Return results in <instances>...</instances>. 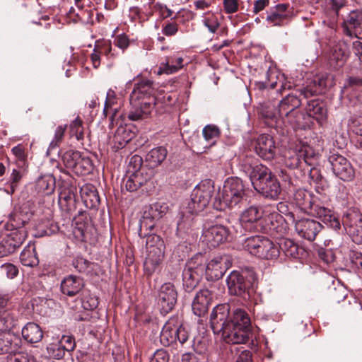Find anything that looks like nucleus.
Instances as JSON below:
<instances>
[{
  "label": "nucleus",
  "mask_w": 362,
  "mask_h": 362,
  "mask_svg": "<svg viewBox=\"0 0 362 362\" xmlns=\"http://www.w3.org/2000/svg\"><path fill=\"white\" fill-rule=\"evenodd\" d=\"M272 77H276V73L269 70L267 72V82L256 81L254 84L255 90L262 91V94L268 97V100L259 104L258 107V113L262 119L268 123L269 126H273L276 122L278 115V106L273 103L278 100L282 92L286 89H290L291 86L287 83H281L280 88L275 90L277 86L276 82H271Z\"/></svg>",
  "instance_id": "f257e3e1"
},
{
  "label": "nucleus",
  "mask_w": 362,
  "mask_h": 362,
  "mask_svg": "<svg viewBox=\"0 0 362 362\" xmlns=\"http://www.w3.org/2000/svg\"><path fill=\"white\" fill-rule=\"evenodd\" d=\"M293 203L301 211L319 218L327 227L336 231L341 230L339 218L329 209L313 204V194L305 189H297L293 196Z\"/></svg>",
  "instance_id": "f03ea898"
},
{
  "label": "nucleus",
  "mask_w": 362,
  "mask_h": 362,
  "mask_svg": "<svg viewBox=\"0 0 362 362\" xmlns=\"http://www.w3.org/2000/svg\"><path fill=\"white\" fill-rule=\"evenodd\" d=\"M224 335L228 344H246L252 340L251 321L245 310L238 308L233 312Z\"/></svg>",
  "instance_id": "7ed1b4c3"
},
{
  "label": "nucleus",
  "mask_w": 362,
  "mask_h": 362,
  "mask_svg": "<svg viewBox=\"0 0 362 362\" xmlns=\"http://www.w3.org/2000/svg\"><path fill=\"white\" fill-rule=\"evenodd\" d=\"M249 177L255 189L264 197L276 199L279 195L280 184L266 165L257 164L251 167Z\"/></svg>",
  "instance_id": "20e7f679"
},
{
  "label": "nucleus",
  "mask_w": 362,
  "mask_h": 362,
  "mask_svg": "<svg viewBox=\"0 0 362 362\" xmlns=\"http://www.w3.org/2000/svg\"><path fill=\"white\" fill-rule=\"evenodd\" d=\"M245 196L243 180L238 177H228L225 181L221 194L219 197L218 206L215 207L220 211L226 208H233L241 204Z\"/></svg>",
  "instance_id": "39448f33"
},
{
  "label": "nucleus",
  "mask_w": 362,
  "mask_h": 362,
  "mask_svg": "<svg viewBox=\"0 0 362 362\" xmlns=\"http://www.w3.org/2000/svg\"><path fill=\"white\" fill-rule=\"evenodd\" d=\"M214 193V183L205 180L199 183L191 194V200L188 204L187 212L191 215L203 211L209 204Z\"/></svg>",
  "instance_id": "423d86ee"
},
{
  "label": "nucleus",
  "mask_w": 362,
  "mask_h": 362,
  "mask_svg": "<svg viewBox=\"0 0 362 362\" xmlns=\"http://www.w3.org/2000/svg\"><path fill=\"white\" fill-rule=\"evenodd\" d=\"M301 105V100L296 95L287 94L278 103V115L284 121L300 126L303 114L296 110Z\"/></svg>",
  "instance_id": "0eeeda50"
},
{
  "label": "nucleus",
  "mask_w": 362,
  "mask_h": 362,
  "mask_svg": "<svg viewBox=\"0 0 362 362\" xmlns=\"http://www.w3.org/2000/svg\"><path fill=\"white\" fill-rule=\"evenodd\" d=\"M73 178L68 176L61 179L59 185V205L66 214L74 212L76 209V187L73 185Z\"/></svg>",
  "instance_id": "6e6552de"
},
{
  "label": "nucleus",
  "mask_w": 362,
  "mask_h": 362,
  "mask_svg": "<svg viewBox=\"0 0 362 362\" xmlns=\"http://www.w3.org/2000/svg\"><path fill=\"white\" fill-rule=\"evenodd\" d=\"M343 230L352 241L362 244V214L356 210H349L342 217Z\"/></svg>",
  "instance_id": "1a4fd4ad"
},
{
  "label": "nucleus",
  "mask_w": 362,
  "mask_h": 362,
  "mask_svg": "<svg viewBox=\"0 0 362 362\" xmlns=\"http://www.w3.org/2000/svg\"><path fill=\"white\" fill-rule=\"evenodd\" d=\"M226 284L230 295L238 296L243 298H249L252 292V286L250 280L238 271H233L226 278Z\"/></svg>",
  "instance_id": "9d476101"
},
{
  "label": "nucleus",
  "mask_w": 362,
  "mask_h": 362,
  "mask_svg": "<svg viewBox=\"0 0 362 362\" xmlns=\"http://www.w3.org/2000/svg\"><path fill=\"white\" fill-rule=\"evenodd\" d=\"M177 291L173 283L166 282L160 286L156 300L161 313L167 314L173 310L177 303Z\"/></svg>",
  "instance_id": "9b49d317"
},
{
  "label": "nucleus",
  "mask_w": 362,
  "mask_h": 362,
  "mask_svg": "<svg viewBox=\"0 0 362 362\" xmlns=\"http://www.w3.org/2000/svg\"><path fill=\"white\" fill-rule=\"evenodd\" d=\"M341 93L347 98L351 105H356L362 96V75L348 74L345 78Z\"/></svg>",
  "instance_id": "f8f14e48"
},
{
  "label": "nucleus",
  "mask_w": 362,
  "mask_h": 362,
  "mask_svg": "<svg viewBox=\"0 0 362 362\" xmlns=\"http://www.w3.org/2000/svg\"><path fill=\"white\" fill-rule=\"evenodd\" d=\"M263 213L260 209L252 206L243 211L240 217L241 227L247 232H259L263 228Z\"/></svg>",
  "instance_id": "ddd939ff"
},
{
  "label": "nucleus",
  "mask_w": 362,
  "mask_h": 362,
  "mask_svg": "<svg viewBox=\"0 0 362 362\" xmlns=\"http://www.w3.org/2000/svg\"><path fill=\"white\" fill-rule=\"evenodd\" d=\"M229 305L220 304L216 305L210 315V325L214 334H221L226 341L225 329L229 322Z\"/></svg>",
  "instance_id": "4468645a"
},
{
  "label": "nucleus",
  "mask_w": 362,
  "mask_h": 362,
  "mask_svg": "<svg viewBox=\"0 0 362 362\" xmlns=\"http://www.w3.org/2000/svg\"><path fill=\"white\" fill-rule=\"evenodd\" d=\"M334 84L333 76L322 74L308 82L306 86L300 89L299 91L305 98H308L325 93L327 88L332 87Z\"/></svg>",
  "instance_id": "2eb2a0df"
},
{
  "label": "nucleus",
  "mask_w": 362,
  "mask_h": 362,
  "mask_svg": "<svg viewBox=\"0 0 362 362\" xmlns=\"http://www.w3.org/2000/svg\"><path fill=\"white\" fill-rule=\"evenodd\" d=\"M341 28L346 36L362 40V11H351L344 18Z\"/></svg>",
  "instance_id": "dca6fc26"
},
{
  "label": "nucleus",
  "mask_w": 362,
  "mask_h": 362,
  "mask_svg": "<svg viewBox=\"0 0 362 362\" xmlns=\"http://www.w3.org/2000/svg\"><path fill=\"white\" fill-rule=\"evenodd\" d=\"M329 161L331 163L333 173L339 179L344 181H351L354 178V170L351 163L345 157L339 154H333L330 156Z\"/></svg>",
  "instance_id": "f3484780"
},
{
  "label": "nucleus",
  "mask_w": 362,
  "mask_h": 362,
  "mask_svg": "<svg viewBox=\"0 0 362 362\" xmlns=\"http://www.w3.org/2000/svg\"><path fill=\"white\" fill-rule=\"evenodd\" d=\"M73 233L76 239L81 242L94 243L96 240V230L89 219L79 216L76 218Z\"/></svg>",
  "instance_id": "a211bd4d"
},
{
  "label": "nucleus",
  "mask_w": 362,
  "mask_h": 362,
  "mask_svg": "<svg viewBox=\"0 0 362 362\" xmlns=\"http://www.w3.org/2000/svg\"><path fill=\"white\" fill-rule=\"evenodd\" d=\"M295 223V228L298 234L302 238L313 241L317 233L322 230V224L313 219L301 218L296 221L293 213H288Z\"/></svg>",
  "instance_id": "6ab92c4d"
},
{
  "label": "nucleus",
  "mask_w": 362,
  "mask_h": 362,
  "mask_svg": "<svg viewBox=\"0 0 362 362\" xmlns=\"http://www.w3.org/2000/svg\"><path fill=\"white\" fill-rule=\"evenodd\" d=\"M229 235V230L223 225H214L205 229L202 235V242L209 248H214L224 243Z\"/></svg>",
  "instance_id": "aec40b11"
},
{
  "label": "nucleus",
  "mask_w": 362,
  "mask_h": 362,
  "mask_svg": "<svg viewBox=\"0 0 362 362\" xmlns=\"http://www.w3.org/2000/svg\"><path fill=\"white\" fill-rule=\"evenodd\" d=\"M26 238L25 230H16L4 236L0 241V257L12 254Z\"/></svg>",
  "instance_id": "412c9836"
},
{
  "label": "nucleus",
  "mask_w": 362,
  "mask_h": 362,
  "mask_svg": "<svg viewBox=\"0 0 362 362\" xmlns=\"http://www.w3.org/2000/svg\"><path fill=\"white\" fill-rule=\"evenodd\" d=\"M256 153L264 160H272L276 156V146L274 138L267 134H260L255 141Z\"/></svg>",
  "instance_id": "4be33fe9"
},
{
  "label": "nucleus",
  "mask_w": 362,
  "mask_h": 362,
  "mask_svg": "<svg viewBox=\"0 0 362 362\" xmlns=\"http://www.w3.org/2000/svg\"><path fill=\"white\" fill-rule=\"evenodd\" d=\"M153 176V170H141L136 173L126 174L123 178L124 187L127 191L133 192L145 185Z\"/></svg>",
  "instance_id": "5701e85b"
},
{
  "label": "nucleus",
  "mask_w": 362,
  "mask_h": 362,
  "mask_svg": "<svg viewBox=\"0 0 362 362\" xmlns=\"http://www.w3.org/2000/svg\"><path fill=\"white\" fill-rule=\"evenodd\" d=\"M227 260L226 257H216L211 259L204 271L207 280L214 281L220 279L228 269Z\"/></svg>",
  "instance_id": "b1692460"
},
{
  "label": "nucleus",
  "mask_w": 362,
  "mask_h": 362,
  "mask_svg": "<svg viewBox=\"0 0 362 362\" xmlns=\"http://www.w3.org/2000/svg\"><path fill=\"white\" fill-rule=\"evenodd\" d=\"M349 56V52L346 45L339 42L335 45L330 51L329 64L335 70H337L346 64Z\"/></svg>",
  "instance_id": "393cba45"
},
{
  "label": "nucleus",
  "mask_w": 362,
  "mask_h": 362,
  "mask_svg": "<svg viewBox=\"0 0 362 362\" xmlns=\"http://www.w3.org/2000/svg\"><path fill=\"white\" fill-rule=\"evenodd\" d=\"M168 210L167 204L156 202L150 204L144 212V222L146 221L149 228L154 227V222L160 220Z\"/></svg>",
  "instance_id": "a878e982"
},
{
  "label": "nucleus",
  "mask_w": 362,
  "mask_h": 362,
  "mask_svg": "<svg viewBox=\"0 0 362 362\" xmlns=\"http://www.w3.org/2000/svg\"><path fill=\"white\" fill-rule=\"evenodd\" d=\"M211 300L212 294L209 289H202L197 292L192 304L194 314L199 317L204 316L207 313Z\"/></svg>",
  "instance_id": "bb28decb"
},
{
  "label": "nucleus",
  "mask_w": 362,
  "mask_h": 362,
  "mask_svg": "<svg viewBox=\"0 0 362 362\" xmlns=\"http://www.w3.org/2000/svg\"><path fill=\"white\" fill-rule=\"evenodd\" d=\"M153 84V81L148 79H142L137 83L130 94V103L136 105L140 100H144L151 95L154 92Z\"/></svg>",
  "instance_id": "cd10ccee"
},
{
  "label": "nucleus",
  "mask_w": 362,
  "mask_h": 362,
  "mask_svg": "<svg viewBox=\"0 0 362 362\" xmlns=\"http://www.w3.org/2000/svg\"><path fill=\"white\" fill-rule=\"evenodd\" d=\"M83 286V279L75 275H69L61 282V291L67 296L73 297L82 290Z\"/></svg>",
  "instance_id": "c85d7f7f"
},
{
  "label": "nucleus",
  "mask_w": 362,
  "mask_h": 362,
  "mask_svg": "<svg viewBox=\"0 0 362 362\" xmlns=\"http://www.w3.org/2000/svg\"><path fill=\"white\" fill-rule=\"evenodd\" d=\"M81 197L88 209H94L99 206L100 199L95 187L92 184H85L80 189Z\"/></svg>",
  "instance_id": "c756f323"
},
{
  "label": "nucleus",
  "mask_w": 362,
  "mask_h": 362,
  "mask_svg": "<svg viewBox=\"0 0 362 362\" xmlns=\"http://www.w3.org/2000/svg\"><path fill=\"white\" fill-rule=\"evenodd\" d=\"M267 238L262 235H252L242 240L243 249L247 251L252 255L259 257L260 252H262V247Z\"/></svg>",
  "instance_id": "7c9ffc66"
},
{
  "label": "nucleus",
  "mask_w": 362,
  "mask_h": 362,
  "mask_svg": "<svg viewBox=\"0 0 362 362\" xmlns=\"http://www.w3.org/2000/svg\"><path fill=\"white\" fill-rule=\"evenodd\" d=\"M168 155L167 149L163 146H158L150 150L145 156L146 165L152 170L158 167L165 160Z\"/></svg>",
  "instance_id": "2f4dec72"
},
{
  "label": "nucleus",
  "mask_w": 362,
  "mask_h": 362,
  "mask_svg": "<svg viewBox=\"0 0 362 362\" xmlns=\"http://www.w3.org/2000/svg\"><path fill=\"white\" fill-rule=\"evenodd\" d=\"M165 248L147 250L144 268L150 274L154 272L163 259Z\"/></svg>",
  "instance_id": "473e14b6"
},
{
  "label": "nucleus",
  "mask_w": 362,
  "mask_h": 362,
  "mask_svg": "<svg viewBox=\"0 0 362 362\" xmlns=\"http://www.w3.org/2000/svg\"><path fill=\"white\" fill-rule=\"evenodd\" d=\"M22 337L27 342L30 344L40 341L43 337L41 327L35 322H28L22 329Z\"/></svg>",
  "instance_id": "72a5a7b5"
},
{
  "label": "nucleus",
  "mask_w": 362,
  "mask_h": 362,
  "mask_svg": "<svg viewBox=\"0 0 362 362\" xmlns=\"http://www.w3.org/2000/svg\"><path fill=\"white\" fill-rule=\"evenodd\" d=\"M306 112L309 117H313L317 122H321L327 117V109L323 102L319 100H311L308 102Z\"/></svg>",
  "instance_id": "f704fd0d"
},
{
  "label": "nucleus",
  "mask_w": 362,
  "mask_h": 362,
  "mask_svg": "<svg viewBox=\"0 0 362 362\" xmlns=\"http://www.w3.org/2000/svg\"><path fill=\"white\" fill-rule=\"evenodd\" d=\"M132 105L134 107L129 112L128 115L129 119L132 121L146 118L151 114L153 108V103L151 101L150 98H148V101H141L139 104V102H137L136 105L134 104Z\"/></svg>",
  "instance_id": "c9c22d12"
},
{
  "label": "nucleus",
  "mask_w": 362,
  "mask_h": 362,
  "mask_svg": "<svg viewBox=\"0 0 362 362\" xmlns=\"http://www.w3.org/2000/svg\"><path fill=\"white\" fill-rule=\"evenodd\" d=\"M56 187L55 177L50 174L40 176L35 182V189L45 195L52 194Z\"/></svg>",
  "instance_id": "e433bc0d"
},
{
  "label": "nucleus",
  "mask_w": 362,
  "mask_h": 362,
  "mask_svg": "<svg viewBox=\"0 0 362 362\" xmlns=\"http://www.w3.org/2000/svg\"><path fill=\"white\" fill-rule=\"evenodd\" d=\"M288 6V4H277L274 9L267 15L266 20L272 25H281L288 16L286 13Z\"/></svg>",
  "instance_id": "4c0bfd02"
},
{
  "label": "nucleus",
  "mask_w": 362,
  "mask_h": 362,
  "mask_svg": "<svg viewBox=\"0 0 362 362\" xmlns=\"http://www.w3.org/2000/svg\"><path fill=\"white\" fill-rule=\"evenodd\" d=\"M222 18L221 13L209 11L202 16V22L210 33H215L221 25Z\"/></svg>",
  "instance_id": "58836bf2"
},
{
  "label": "nucleus",
  "mask_w": 362,
  "mask_h": 362,
  "mask_svg": "<svg viewBox=\"0 0 362 362\" xmlns=\"http://www.w3.org/2000/svg\"><path fill=\"white\" fill-rule=\"evenodd\" d=\"M31 214L21 208L15 209L10 216V222L16 230H24L23 227L28 223Z\"/></svg>",
  "instance_id": "ea45409f"
},
{
  "label": "nucleus",
  "mask_w": 362,
  "mask_h": 362,
  "mask_svg": "<svg viewBox=\"0 0 362 362\" xmlns=\"http://www.w3.org/2000/svg\"><path fill=\"white\" fill-rule=\"evenodd\" d=\"M177 325H174L173 320H170L163 326L160 335V342L164 346H169L176 342Z\"/></svg>",
  "instance_id": "a19ab883"
},
{
  "label": "nucleus",
  "mask_w": 362,
  "mask_h": 362,
  "mask_svg": "<svg viewBox=\"0 0 362 362\" xmlns=\"http://www.w3.org/2000/svg\"><path fill=\"white\" fill-rule=\"evenodd\" d=\"M202 274L196 272H190L189 269H184L182 272L183 287L185 291L192 292L198 285Z\"/></svg>",
  "instance_id": "79ce46f5"
},
{
  "label": "nucleus",
  "mask_w": 362,
  "mask_h": 362,
  "mask_svg": "<svg viewBox=\"0 0 362 362\" xmlns=\"http://www.w3.org/2000/svg\"><path fill=\"white\" fill-rule=\"evenodd\" d=\"M20 259L22 264L26 267H33L39 264V259L35 247H26L20 255Z\"/></svg>",
  "instance_id": "37998d69"
},
{
  "label": "nucleus",
  "mask_w": 362,
  "mask_h": 362,
  "mask_svg": "<svg viewBox=\"0 0 362 362\" xmlns=\"http://www.w3.org/2000/svg\"><path fill=\"white\" fill-rule=\"evenodd\" d=\"M132 138V132L129 129L122 126L119 127L113 136L114 147L117 149L124 147Z\"/></svg>",
  "instance_id": "c03bdc74"
},
{
  "label": "nucleus",
  "mask_w": 362,
  "mask_h": 362,
  "mask_svg": "<svg viewBox=\"0 0 362 362\" xmlns=\"http://www.w3.org/2000/svg\"><path fill=\"white\" fill-rule=\"evenodd\" d=\"M206 268V259L201 253L196 254L186 264L184 269H189L190 272H196L203 275Z\"/></svg>",
  "instance_id": "a18cd8bd"
},
{
  "label": "nucleus",
  "mask_w": 362,
  "mask_h": 362,
  "mask_svg": "<svg viewBox=\"0 0 362 362\" xmlns=\"http://www.w3.org/2000/svg\"><path fill=\"white\" fill-rule=\"evenodd\" d=\"M93 170L92 160L88 157L80 156L73 171L78 175H86Z\"/></svg>",
  "instance_id": "49530a36"
},
{
  "label": "nucleus",
  "mask_w": 362,
  "mask_h": 362,
  "mask_svg": "<svg viewBox=\"0 0 362 362\" xmlns=\"http://www.w3.org/2000/svg\"><path fill=\"white\" fill-rule=\"evenodd\" d=\"M279 249L278 245H275L269 238L267 239L264 245L262 247V252L259 258L265 259H276L279 255Z\"/></svg>",
  "instance_id": "de8ad7c7"
},
{
  "label": "nucleus",
  "mask_w": 362,
  "mask_h": 362,
  "mask_svg": "<svg viewBox=\"0 0 362 362\" xmlns=\"http://www.w3.org/2000/svg\"><path fill=\"white\" fill-rule=\"evenodd\" d=\"M16 320L8 310H0V331L11 330L16 327Z\"/></svg>",
  "instance_id": "09e8293b"
},
{
  "label": "nucleus",
  "mask_w": 362,
  "mask_h": 362,
  "mask_svg": "<svg viewBox=\"0 0 362 362\" xmlns=\"http://www.w3.org/2000/svg\"><path fill=\"white\" fill-rule=\"evenodd\" d=\"M278 247L287 257L296 258L298 255L299 247L291 239L281 240Z\"/></svg>",
  "instance_id": "8fccbe9b"
},
{
  "label": "nucleus",
  "mask_w": 362,
  "mask_h": 362,
  "mask_svg": "<svg viewBox=\"0 0 362 362\" xmlns=\"http://www.w3.org/2000/svg\"><path fill=\"white\" fill-rule=\"evenodd\" d=\"M203 136L205 140L210 142L211 144H214L216 140L220 136V129L214 124H208L205 126L202 131Z\"/></svg>",
  "instance_id": "3c124183"
},
{
  "label": "nucleus",
  "mask_w": 362,
  "mask_h": 362,
  "mask_svg": "<svg viewBox=\"0 0 362 362\" xmlns=\"http://www.w3.org/2000/svg\"><path fill=\"white\" fill-rule=\"evenodd\" d=\"M71 136H75L78 141L84 138L83 122L79 117H77L69 125Z\"/></svg>",
  "instance_id": "603ef678"
},
{
  "label": "nucleus",
  "mask_w": 362,
  "mask_h": 362,
  "mask_svg": "<svg viewBox=\"0 0 362 362\" xmlns=\"http://www.w3.org/2000/svg\"><path fill=\"white\" fill-rule=\"evenodd\" d=\"M141 170H149L148 168L143 166V159L139 155L132 156L127 165V170L126 174L136 173Z\"/></svg>",
  "instance_id": "864d4df0"
},
{
  "label": "nucleus",
  "mask_w": 362,
  "mask_h": 362,
  "mask_svg": "<svg viewBox=\"0 0 362 362\" xmlns=\"http://www.w3.org/2000/svg\"><path fill=\"white\" fill-rule=\"evenodd\" d=\"M80 156L81 153L78 151L69 150L63 154L62 160L67 168H70L73 170Z\"/></svg>",
  "instance_id": "5fc2aeb1"
},
{
  "label": "nucleus",
  "mask_w": 362,
  "mask_h": 362,
  "mask_svg": "<svg viewBox=\"0 0 362 362\" xmlns=\"http://www.w3.org/2000/svg\"><path fill=\"white\" fill-rule=\"evenodd\" d=\"M94 48L95 52H98L101 57H106L107 59H112L116 57V54L112 50V47L110 42L98 43L95 45Z\"/></svg>",
  "instance_id": "6e6d98bb"
},
{
  "label": "nucleus",
  "mask_w": 362,
  "mask_h": 362,
  "mask_svg": "<svg viewBox=\"0 0 362 362\" xmlns=\"http://www.w3.org/2000/svg\"><path fill=\"white\" fill-rule=\"evenodd\" d=\"M302 161L309 166L314 165L317 155L310 146H303L299 151Z\"/></svg>",
  "instance_id": "4d7b16f0"
},
{
  "label": "nucleus",
  "mask_w": 362,
  "mask_h": 362,
  "mask_svg": "<svg viewBox=\"0 0 362 362\" xmlns=\"http://www.w3.org/2000/svg\"><path fill=\"white\" fill-rule=\"evenodd\" d=\"M183 59L182 57L167 58L164 64V72L172 74L177 71L182 66Z\"/></svg>",
  "instance_id": "13d9d810"
},
{
  "label": "nucleus",
  "mask_w": 362,
  "mask_h": 362,
  "mask_svg": "<svg viewBox=\"0 0 362 362\" xmlns=\"http://www.w3.org/2000/svg\"><path fill=\"white\" fill-rule=\"evenodd\" d=\"M289 156H286L285 165L291 168L295 169L300 167L303 163L298 151H289Z\"/></svg>",
  "instance_id": "bf43d9fd"
},
{
  "label": "nucleus",
  "mask_w": 362,
  "mask_h": 362,
  "mask_svg": "<svg viewBox=\"0 0 362 362\" xmlns=\"http://www.w3.org/2000/svg\"><path fill=\"white\" fill-rule=\"evenodd\" d=\"M12 349V336L8 333H0V354H5Z\"/></svg>",
  "instance_id": "052dcab7"
},
{
  "label": "nucleus",
  "mask_w": 362,
  "mask_h": 362,
  "mask_svg": "<svg viewBox=\"0 0 362 362\" xmlns=\"http://www.w3.org/2000/svg\"><path fill=\"white\" fill-rule=\"evenodd\" d=\"M146 245L147 250L165 248L163 240L159 235L156 234L147 235Z\"/></svg>",
  "instance_id": "680f3d73"
},
{
  "label": "nucleus",
  "mask_w": 362,
  "mask_h": 362,
  "mask_svg": "<svg viewBox=\"0 0 362 362\" xmlns=\"http://www.w3.org/2000/svg\"><path fill=\"white\" fill-rule=\"evenodd\" d=\"M23 175V172L19 170L13 169L12 170L8 182V185L10 187V191L8 192V193L13 194L15 192L16 188L19 185V182L22 179Z\"/></svg>",
  "instance_id": "e2e57ef3"
},
{
  "label": "nucleus",
  "mask_w": 362,
  "mask_h": 362,
  "mask_svg": "<svg viewBox=\"0 0 362 362\" xmlns=\"http://www.w3.org/2000/svg\"><path fill=\"white\" fill-rule=\"evenodd\" d=\"M47 352L50 357L55 359H61L65 355V349L62 344L57 343H52L47 348Z\"/></svg>",
  "instance_id": "0e129e2a"
},
{
  "label": "nucleus",
  "mask_w": 362,
  "mask_h": 362,
  "mask_svg": "<svg viewBox=\"0 0 362 362\" xmlns=\"http://www.w3.org/2000/svg\"><path fill=\"white\" fill-rule=\"evenodd\" d=\"M66 129V125H60L57 127L54 138L49 144V148L53 149L59 146L64 139Z\"/></svg>",
  "instance_id": "69168bd1"
},
{
  "label": "nucleus",
  "mask_w": 362,
  "mask_h": 362,
  "mask_svg": "<svg viewBox=\"0 0 362 362\" xmlns=\"http://www.w3.org/2000/svg\"><path fill=\"white\" fill-rule=\"evenodd\" d=\"M119 104L117 103V98H116L115 93L110 89L107 93V97L105 103V107L103 109V115L107 117V113L110 112V108L113 107L114 106H117Z\"/></svg>",
  "instance_id": "338daca9"
},
{
  "label": "nucleus",
  "mask_w": 362,
  "mask_h": 362,
  "mask_svg": "<svg viewBox=\"0 0 362 362\" xmlns=\"http://www.w3.org/2000/svg\"><path fill=\"white\" fill-rule=\"evenodd\" d=\"M72 264L78 272L85 273L88 272L92 263L81 257H77L73 260Z\"/></svg>",
  "instance_id": "774afa93"
}]
</instances>
